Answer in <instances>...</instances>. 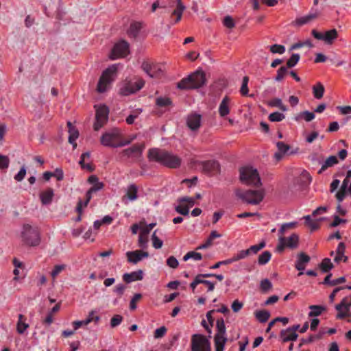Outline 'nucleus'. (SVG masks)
Returning <instances> with one entry per match:
<instances>
[{
	"label": "nucleus",
	"mask_w": 351,
	"mask_h": 351,
	"mask_svg": "<svg viewBox=\"0 0 351 351\" xmlns=\"http://www.w3.org/2000/svg\"><path fill=\"white\" fill-rule=\"evenodd\" d=\"M142 298V295L141 293H136L133 298H132L130 303V310H135L136 308V303L141 300Z\"/></svg>",
	"instance_id": "0e129e2a"
},
{
	"label": "nucleus",
	"mask_w": 351,
	"mask_h": 351,
	"mask_svg": "<svg viewBox=\"0 0 351 351\" xmlns=\"http://www.w3.org/2000/svg\"><path fill=\"white\" fill-rule=\"evenodd\" d=\"M236 194L243 202L252 205L258 204L265 196V192L263 189L246 191L239 189L237 191Z\"/></svg>",
	"instance_id": "39448f33"
},
{
	"label": "nucleus",
	"mask_w": 351,
	"mask_h": 351,
	"mask_svg": "<svg viewBox=\"0 0 351 351\" xmlns=\"http://www.w3.org/2000/svg\"><path fill=\"white\" fill-rule=\"evenodd\" d=\"M297 222H290L282 224L280 229L278 230V234L283 235L287 230L294 229L297 226Z\"/></svg>",
	"instance_id": "49530a36"
},
{
	"label": "nucleus",
	"mask_w": 351,
	"mask_h": 351,
	"mask_svg": "<svg viewBox=\"0 0 351 351\" xmlns=\"http://www.w3.org/2000/svg\"><path fill=\"white\" fill-rule=\"evenodd\" d=\"M261 289L263 292H267L272 287L271 282L268 279H264L261 282Z\"/></svg>",
	"instance_id": "680f3d73"
},
{
	"label": "nucleus",
	"mask_w": 351,
	"mask_h": 351,
	"mask_svg": "<svg viewBox=\"0 0 351 351\" xmlns=\"http://www.w3.org/2000/svg\"><path fill=\"white\" fill-rule=\"evenodd\" d=\"M108 113V108L106 106H100L96 110L95 122L93 126L95 131H98L107 122Z\"/></svg>",
	"instance_id": "4468645a"
},
{
	"label": "nucleus",
	"mask_w": 351,
	"mask_h": 351,
	"mask_svg": "<svg viewBox=\"0 0 351 351\" xmlns=\"http://www.w3.org/2000/svg\"><path fill=\"white\" fill-rule=\"evenodd\" d=\"M53 197V191L52 189H47L46 191H43L40 195V200L43 204H49Z\"/></svg>",
	"instance_id": "a878e982"
},
{
	"label": "nucleus",
	"mask_w": 351,
	"mask_h": 351,
	"mask_svg": "<svg viewBox=\"0 0 351 351\" xmlns=\"http://www.w3.org/2000/svg\"><path fill=\"white\" fill-rule=\"evenodd\" d=\"M192 351H210V343L202 335L195 334L191 338Z\"/></svg>",
	"instance_id": "f8f14e48"
},
{
	"label": "nucleus",
	"mask_w": 351,
	"mask_h": 351,
	"mask_svg": "<svg viewBox=\"0 0 351 351\" xmlns=\"http://www.w3.org/2000/svg\"><path fill=\"white\" fill-rule=\"evenodd\" d=\"M205 82V73L199 69L189 75L187 77L183 78L178 84V87L180 89L196 88L204 85Z\"/></svg>",
	"instance_id": "7ed1b4c3"
},
{
	"label": "nucleus",
	"mask_w": 351,
	"mask_h": 351,
	"mask_svg": "<svg viewBox=\"0 0 351 351\" xmlns=\"http://www.w3.org/2000/svg\"><path fill=\"white\" fill-rule=\"evenodd\" d=\"M285 118V114L279 112L271 113L268 117L269 120L271 122H279L282 121Z\"/></svg>",
	"instance_id": "c03bdc74"
},
{
	"label": "nucleus",
	"mask_w": 351,
	"mask_h": 351,
	"mask_svg": "<svg viewBox=\"0 0 351 351\" xmlns=\"http://www.w3.org/2000/svg\"><path fill=\"white\" fill-rule=\"evenodd\" d=\"M315 117V116L314 112L304 111L298 115V117L296 118V120H298L299 119H304L306 121L309 122L314 119Z\"/></svg>",
	"instance_id": "a18cd8bd"
},
{
	"label": "nucleus",
	"mask_w": 351,
	"mask_h": 351,
	"mask_svg": "<svg viewBox=\"0 0 351 351\" xmlns=\"http://www.w3.org/2000/svg\"><path fill=\"white\" fill-rule=\"evenodd\" d=\"M313 93L314 97L319 99L323 97L324 93V86L320 82L313 86Z\"/></svg>",
	"instance_id": "473e14b6"
},
{
	"label": "nucleus",
	"mask_w": 351,
	"mask_h": 351,
	"mask_svg": "<svg viewBox=\"0 0 351 351\" xmlns=\"http://www.w3.org/2000/svg\"><path fill=\"white\" fill-rule=\"evenodd\" d=\"M265 242L262 241L259 244L252 245L250 248L247 249V250H249V255L252 254H256L258 251L265 247Z\"/></svg>",
	"instance_id": "603ef678"
},
{
	"label": "nucleus",
	"mask_w": 351,
	"mask_h": 351,
	"mask_svg": "<svg viewBox=\"0 0 351 351\" xmlns=\"http://www.w3.org/2000/svg\"><path fill=\"white\" fill-rule=\"evenodd\" d=\"M65 265H55L51 273L53 279H55L58 276V274H60L65 269Z\"/></svg>",
	"instance_id": "13d9d810"
},
{
	"label": "nucleus",
	"mask_w": 351,
	"mask_h": 351,
	"mask_svg": "<svg viewBox=\"0 0 351 351\" xmlns=\"http://www.w3.org/2000/svg\"><path fill=\"white\" fill-rule=\"evenodd\" d=\"M147 158L149 161H155L169 168H177L180 166L181 160L173 154L158 148L149 149Z\"/></svg>",
	"instance_id": "f257e3e1"
},
{
	"label": "nucleus",
	"mask_w": 351,
	"mask_h": 351,
	"mask_svg": "<svg viewBox=\"0 0 351 351\" xmlns=\"http://www.w3.org/2000/svg\"><path fill=\"white\" fill-rule=\"evenodd\" d=\"M167 7L175 8L171 12V19H172L173 16H176V19L173 22H171V25L180 22L182 19V13L186 8L181 0H171L168 5H167Z\"/></svg>",
	"instance_id": "2eb2a0df"
},
{
	"label": "nucleus",
	"mask_w": 351,
	"mask_h": 351,
	"mask_svg": "<svg viewBox=\"0 0 351 351\" xmlns=\"http://www.w3.org/2000/svg\"><path fill=\"white\" fill-rule=\"evenodd\" d=\"M167 332V328L165 326H161L157 328L154 332V337L156 339L162 337Z\"/></svg>",
	"instance_id": "338daca9"
},
{
	"label": "nucleus",
	"mask_w": 351,
	"mask_h": 351,
	"mask_svg": "<svg viewBox=\"0 0 351 351\" xmlns=\"http://www.w3.org/2000/svg\"><path fill=\"white\" fill-rule=\"evenodd\" d=\"M129 52V43L125 40H121L114 45L109 55V58L111 60L124 58Z\"/></svg>",
	"instance_id": "ddd939ff"
},
{
	"label": "nucleus",
	"mask_w": 351,
	"mask_h": 351,
	"mask_svg": "<svg viewBox=\"0 0 351 351\" xmlns=\"http://www.w3.org/2000/svg\"><path fill=\"white\" fill-rule=\"evenodd\" d=\"M178 203H184L189 208L193 206L195 204V199L191 197H182L178 199Z\"/></svg>",
	"instance_id": "09e8293b"
},
{
	"label": "nucleus",
	"mask_w": 351,
	"mask_h": 351,
	"mask_svg": "<svg viewBox=\"0 0 351 351\" xmlns=\"http://www.w3.org/2000/svg\"><path fill=\"white\" fill-rule=\"evenodd\" d=\"M88 181L90 184H93V186L86 193L85 202L83 203L82 200H80L77 203V211L80 215L82 213V208L86 207L91 199L93 193L102 189L104 186L103 182H99V179L95 175L90 176L88 178Z\"/></svg>",
	"instance_id": "0eeeda50"
},
{
	"label": "nucleus",
	"mask_w": 351,
	"mask_h": 351,
	"mask_svg": "<svg viewBox=\"0 0 351 351\" xmlns=\"http://www.w3.org/2000/svg\"><path fill=\"white\" fill-rule=\"evenodd\" d=\"M177 213L182 215H188L189 213V206H186L184 203H179L175 208Z\"/></svg>",
	"instance_id": "de8ad7c7"
},
{
	"label": "nucleus",
	"mask_w": 351,
	"mask_h": 351,
	"mask_svg": "<svg viewBox=\"0 0 351 351\" xmlns=\"http://www.w3.org/2000/svg\"><path fill=\"white\" fill-rule=\"evenodd\" d=\"M269 49L273 53L282 54L285 51V47L284 45L275 44L270 46Z\"/></svg>",
	"instance_id": "5fc2aeb1"
},
{
	"label": "nucleus",
	"mask_w": 351,
	"mask_h": 351,
	"mask_svg": "<svg viewBox=\"0 0 351 351\" xmlns=\"http://www.w3.org/2000/svg\"><path fill=\"white\" fill-rule=\"evenodd\" d=\"M10 164V160L8 156L0 154V169H8Z\"/></svg>",
	"instance_id": "69168bd1"
},
{
	"label": "nucleus",
	"mask_w": 351,
	"mask_h": 351,
	"mask_svg": "<svg viewBox=\"0 0 351 351\" xmlns=\"http://www.w3.org/2000/svg\"><path fill=\"white\" fill-rule=\"evenodd\" d=\"M324 332H319L317 335H311L307 339L302 338V343H310L315 339H319L322 337Z\"/></svg>",
	"instance_id": "bf43d9fd"
},
{
	"label": "nucleus",
	"mask_w": 351,
	"mask_h": 351,
	"mask_svg": "<svg viewBox=\"0 0 351 351\" xmlns=\"http://www.w3.org/2000/svg\"><path fill=\"white\" fill-rule=\"evenodd\" d=\"M271 257V252L269 251H265L258 256V263L261 265H264L270 261Z\"/></svg>",
	"instance_id": "ea45409f"
},
{
	"label": "nucleus",
	"mask_w": 351,
	"mask_h": 351,
	"mask_svg": "<svg viewBox=\"0 0 351 351\" xmlns=\"http://www.w3.org/2000/svg\"><path fill=\"white\" fill-rule=\"evenodd\" d=\"M192 258L195 261H199L202 258L201 253L191 251L187 252L183 257V261H186L189 259Z\"/></svg>",
	"instance_id": "79ce46f5"
},
{
	"label": "nucleus",
	"mask_w": 351,
	"mask_h": 351,
	"mask_svg": "<svg viewBox=\"0 0 351 351\" xmlns=\"http://www.w3.org/2000/svg\"><path fill=\"white\" fill-rule=\"evenodd\" d=\"M248 82H249V77L247 76H245L243 78L242 85L240 88V93L243 96H246L248 94V92H249V89L247 87Z\"/></svg>",
	"instance_id": "8fccbe9b"
},
{
	"label": "nucleus",
	"mask_w": 351,
	"mask_h": 351,
	"mask_svg": "<svg viewBox=\"0 0 351 351\" xmlns=\"http://www.w3.org/2000/svg\"><path fill=\"white\" fill-rule=\"evenodd\" d=\"M67 125L69 128L68 132L69 133V142L73 145V149H75L77 147L75 141L79 136V132L72 125L71 122H68Z\"/></svg>",
	"instance_id": "393cba45"
},
{
	"label": "nucleus",
	"mask_w": 351,
	"mask_h": 351,
	"mask_svg": "<svg viewBox=\"0 0 351 351\" xmlns=\"http://www.w3.org/2000/svg\"><path fill=\"white\" fill-rule=\"evenodd\" d=\"M145 82L142 79H125L120 84L119 93L121 95L128 96L141 90Z\"/></svg>",
	"instance_id": "1a4fd4ad"
},
{
	"label": "nucleus",
	"mask_w": 351,
	"mask_h": 351,
	"mask_svg": "<svg viewBox=\"0 0 351 351\" xmlns=\"http://www.w3.org/2000/svg\"><path fill=\"white\" fill-rule=\"evenodd\" d=\"M142 28V23L140 22L132 23L128 31L130 37L136 38Z\"/></svg>",
	"instance_id": "bb28decb"
},
{
	"label": "nucleus",
	"mask_w": 351,
	"mask_h": 351,
	"mask_svg": "<svg viewBox=\"0 0 351 351\" xmlns=\"http://www.w3.org/2000/svg\"><path fill=\"white\" fill-rule=\"evenodd\" d=\"M254 315L256 318L261 323L266 322L270 317L269 312L266 310L256 311Z\"/></svg>",
	"instance_id": "f704fd0d"
},
{
	"label": "nucleus",
	"mask_w": 351,
	"mask_h": 351,
	"mask_svg": "<svg viewBox=\"0 0 351 351\" xmlns=\"http://www.w3.org/2000/svg\"><path fill=\"white\" fill-rule=\"evenodd\" d=\"M138 187L136 185L132 184L128 186L126 189V193L123 197V201L125 200V199H128L130 201H135L138 199Z\"/></svg>",
	"instance_id": "5701e85b"
},
{
	"label": "nucleus",
	"mask_w": 351,
	"mask_h": 351,
	"mask_svg": "<svg viewBox=\"0 0 351 351\" xmlns=\"http://www.w3.org/2000/svg\"><path fill=\"white\" fill-rule=\"evenodd\" d=\"M216 328L217 332L214 338L215 351H223L227 338L225 337L226 328L222 318L217 319Z\"/></svg>",
	"instance_id": "9d476101"
},
{
	"label": "nucleus",
	"mask_w": 351,
	"mask_h": 351,
	"mask_svg": "<svg viewBox=\"0 0 351 351\" xmlns=\"http://www.w3.org/2000/svg\"><path fill=\"white\" fill-rule=\"evenodd\" d=\"M248 256H250L249 250H241V251H239L236 254H234L232 258H230V259L232 261V263H234V262L238 261L239 260L244 259Z\"/></svg>",
	"instance_id": "37998d69"
},
{
	"label": "nucleus",
	"mask_w": 351,
	"mask_h": 351,
	"mask_svg": "<svg viewBox=\"0 0 351 351\" xmlns=\"http://www.w3.org/2000/svg\"><path fill=\"white\" fill-rule=\"evenodd\" d=\"M305 225L310 227L312 231L316 230L319 228V223L318 221L313 220L310 215L305 216Z\"/></svg>",
	"instance_id": "4c0bfd02"
},
{
	"label": "nucleus",
	"mask_w": 351,
	"mask_h": 351,
	"mask_svg": "<svg viewBox=\"0 0 351 351\" xmlns=\"http://www.w3.org/2000/svg\"><path fill=\"white\" fill-rule=\"evenodd\" d=\"M276 146L278 147V152L275 154V157L278 160H280L282 157V155L285 154L290 149V147L282 141L278 142L276 143Z\"/></svg>",
	"instance_id": "c756f323"
},
{
	"label": "nucleus",
	"mask_w": 351,
	"mask_h": 351,
	"mask_svg": "<svg viewBox=\"0 0 351 351\" xmlns=\"http://www.w3.org/2000/svg\"><path fill=\"white\" fill-rule=\"evenodd\" d=\"M123 321V317L120 315H115L110 320V326L112 328L118 326Z\"/></svg>",
	"instance_id": "e2e57ef3"
},
{
	"label": "nucleus",
	"mask_w": 351,
	"mask_h": 351,
	"mask_svg": "<svg viewBox=\"0 0 351 351\" xmlns=\"http://www.w3.org/2000/svg\"><path fill=\"white\" fill-rule=\"evenodd\" d=\"M298 335L293 330L287 328L285 330H281L280 337L282 342L293 341L298 339Z\"/></svg>",
	"instance_id": "4be33fe9"
},
{
	"label": "nucleus",
	"mask_w": 351,
	"mask_h": 351,
	"mask_svg": "<svg viewBox=\"0 0 351 351\" xmlns=\"http://www.w3.org/2000/svg\"><path fill=\"white\" fill-rule=\"evenodd\" d=\"M125 289V285L123 284H119L114 287L113 291L121 297L123 294Z\"/></svg>",
	"instance_id": "774afa93"
},
{
	"label": "nucleus",
	"mask_w": 351,
	"mask_h": 351,
	"mask_svg": "<svg viewBox=\"0 0 351 351\" xmlns=\"http://www.w3.org/2000/svg\"><path fill=\"white\" fill-rule=\"evenodd\" d=\"M317 14H309L305 16L297 19L295 21V23L298 25H303L308 23L309 21H311V20L315 19V18H317Z\"/></svg>",
	"instance_id": "58836bf2"
},
{
	"label": "nucleus",
	"mask_w": 351,
	"mask_h": 351,
	"mask_svg": "<svg viewBox=\"0 0 351 351\" xmlns=\"http://www.w3.org/2000/svg\"><path fill=\"white\" fill-rule=\"evenodd\" d=\"M135 136H132L128 139H124L122 134L118 129L104 133L101 137V143L106 147H119L129 145L134 141Z\"/></svg>",
	"instance_id": "f03ea898"
},
{
	"label": "nucleus",
	"mask_w": 351,
	"mask_h": 351,
	"mask_svg": "<svg viewBox=\"0 0 351 351\" xmlns=\"http://www.w3.org/2000/svg\"><path fill=\"white\" fill-rule=\"evenodd\" d=\"M333 264L331 263V261L328 258H325L323 259L322 263L319 265V268L324 273L328 272L330 269L333 268Z\"/></svg>",
	"instance_id": "e433bc0d"
},
{
	"label": "nucleus",
	"mask_w": 351,
	"mask_h": 351,
	"mask_svg": "<svg viewBox=\"0 0 351 351\" xmlns=\"http://www.w3.org/2000/svg\"><path fill=\"white\" fill-rule=\"evenodd\" d=\"M240 180L245 184L256 187L262 184L257 170L252 167H244L240 169Z\"/></svg>",
	"instance_id": "423d86ee"
},
{
	"label": "nucleus",
	"mask_w": 351,
	"mask_h": 351,
	"mask_svg": "<svg viewBox=\"0 0 351 351\" xmlns=\"http://www.w3.org/2000/svg\"><path fill=\"white\" fill-rule=\"evenodd\" d=\"M338 159L337 156H329L324 162V163L322 165V167L318 171V173L321 174L324 171H326L328 168L334 166L335 165L338 163Z\"/></svg>",
	"instance_id": "cd10ccee"
},
{
	"label": "nucleus",
	"mask_w": 351,
	"mask_h": 351,
	"mask_svg": "<svg viewBox=\"0 0 351 351\" xmlns=\"http://www.w3.org/2000/svg\"><path fill=\"white\" fill-rule=\"evenodd\" d=\"M24 242L32 246H36L40 242V232L37 227L24 224L21 233Z\"/></svg>",
	"instance_id": "6e6552de"
},
{
	"label": "nucleus",
	"mask_w": 351,
	"mask_h": 351,
	"mask_svg": "<svg viewBox=\"0 0 351 351\" xmlns=\"http://www.w3.org/2000/svg\"><path fill=\"white\" fill-rule=\"evenodd\" d=\"M310 256L304 252H300L298 255V260L295 263V268L298 271H300V272L298 273L299 276L303 275L304 273L302 272V271L305 269L306 264H307L310 261Z\"/></svg>",
	"instance_id": "6ab92c4d"
},
{
	"label": "nucleus",
	"mask_w": 351,
	"mask_h": 351,
	"mask_svg": "<svg viewBox=\"0 0 351 351\" xmlns=\"http://www.w3.org/2000/svg\"><path fill=\"white\" fill-rule=\"evenodd\" d=\"M156 230L154 231L152 236V245L154 248L160 249L162 247L163 242L156 236Z\"/></svg>",
	"instance_id": "864d4df0"
},
{
	"label": "nucleus",
	"mask_w": 351,
	"mask_h": 351,
	"mask_svg": "<svg viewBox=\"0 0 351 351\" xmlns=\"http://www.w3.org/2000/svg\"><path fill=\"white\" fill-rule=\"evenodd\" d=\"M268 106L271 107H277L283 112L287 110V106L282 104V100L279 98H274L269 101Z\"/></svg>",
	"instance_id": "c9c22d12"
},
{
	"label": "nucleus",
	"mask_w": 351,
	"mask_h": 351,
	"mask_svg": "<svg viewBox=\"0 0 351 351\" xmlns=\"http://www.w3.org/2000/svg\"><path fill=\"white\" fill-rule=\"evenodd\" d=\"M26 317L22 315H19V320L16 324V330L19 334H23L29 327V324L25 323Z\"/></svg>",
	"instance_id": "c85d7f7f"
},
{
	"label": "nucleus",
	"mask_w": 351,
	"mask_h": 351,
	"mask_svg": "<svg viewBox=\"0 0 351 351\" xmlns=\"http://www.w3.org/2000/svg\"><path fill=\"white\" fill-rule=\"evenodd\" d=\"M126 256L129 263L136 264L143 258L148 257L149 254L147 252H143L141 250L129 251L126 252Z\"/></svg>",
	"instance_id": "a211bd4d"
},
{
	"label": "nucleus",
	"mask_w": 351,
	"mask_h": 351,
	"mask_svg": "<svg viewBox=\"0 0 351 351\" xmlns=\"http://www.w3.org/2000/svg\"><path fill=\"white\" fill-rule=\"evenodd\" d=\"M337 31L335 29H330L324 34V41L328 44H331L337 38Z\"/></svg>",
	"instance_id": "7c9ffc66"
},
{
	"label": "nucleus",
	"mask_w": 351,
	"mask_h": 351,
	"mask_svg": "<svg viewBox=\"0 0 351 351\" xmlns=\"http://www.w3.org/2000/svg\"><path fill=\"white\" fill-rule=\"evenodd\" d=\"M145 73L151 77L158 78L161 75L162 71L160 67H143Z\"/></svg>",
	"instance_id": "2f4dec72"
},
{
	"label": "nucleus",
	"mask_w": 351,
	"mask_h": 351,
	"mask_svg": "<svg viewBox=\"0 0 351 351\" xmlns=\"http://www.w3.org/2000/svg\"><path fill=\"white\" fill-rule=\"evenodd\" d=\"M311 311L308 313V317H317L322 314L326 310V308L319 305H311L309 306Z\"/></svg>",
	"instance_id": "72a5a7b5"
},
{
	"label": "nucleus",
	"mask_w": 351,
	"mask_h": 351,
	"mask_svg": "<svg viewBox=\"0 0 351 351\" xmlns=\"http://www.w3.org/2000/svg\"><path fill=\"white\" fill-rule=\"evenodd\" d=\"M202 171L204 173L213 175L220 171V165L216 160H207L201 162Z\"/></svg>",
	"instance_id": "f3484780"
},
{
	"label": "nucleus",
	"mask_w": 351,
	"mask_h": 351,
	"mask_svg": "<svg viewBox=\"0 0 351 351\" xmlns=\"http://www.w3.org/2000/svg\"><path fill=\"white\" fill-rule=\"evenodd\" d=\"M300 56L298 53H293L288 59L286 66H295L299 62Z\"/></svg>",
	"instance_id": "052dcab7"
},
{
	"label": "nucleus",
	"mask_w": 351,
	"mask_h": 351,
	"mask_svg": "<svg viewBox=\"0 0 351 351\" xmlns=\"http://www.w3.org/2000/svg\"><path fill=\"white\" fill-rule=\"evenodd\" d=\"M288 68L289 67H280V69L277 71L276 80H277V81L282 80L289 73V71L287 70Z\"/></svg>",
	"instance_id": "6e6d98bb"
},
{
	"label": "nucleus",
	"mask_w": 351,
	"mask_h": 351,
	"mask_svg": "<svg viewBox=\"0 0 351 351\" xmlns=\"http://www.w3.org/2000/svg\"><path fill=\"white\" fill-rule=\"evenodd\" d=\"M143 278V272L139 269L131 273H126L123 275V280L126 283H130L133 281L141 280Z\"/></svg>",
	"instance_id": "412c9836"
},
{
	"label": "nucleus",
	"mask_w": 351,
	"mask_h": 351,
	"mask_svg": "<svg viewBox=\"0 0 351 351\" xmlns=\"http://www.w3.org/2000/svg\"><path fill=\"white\" fill-rule=\"evenodd\" d=\"M156 104L159 107H166L171 104V101L168 97H158Z\"/></svg>",
	"instance_id": "3c124183"
},
{
	"label": "nucleus",
	"mask_w": 351,
	"mask_h": 351,
	"mask_svg": "<svg viewBox=\"0 0 351 351\" xmlns=\"http://www.w3.org/2000/svg\"><path fill=\"white\" fill-rule=\"evenodd\" d=\"M145 147V145L144 143L135 144L129 148L123 149L122 154L128 158H135L138 159L142 156Z\"/></svg>",
	"instance_id": "dca6fc26"
},
{
	"label": "nucleus",
	"mask_w": 351,
	"mask_h": 351,
	"mask_svg": "<svg viewBox=\"0 0 351 351\" xmlns=\"http://www.w3.org/2000/svg\"><path fill=\"white\" fill-rule=\"evenodd\" d=\"M313 44L311 43V42L309 40H305V41H303V42H298V43H296L293 45H292L289 49V51H293V50H295V49H298L301 47H308V48H311L313 47Z\"/></svg>",
	"instance_id": "a19ab883"
},
{
	"label": "nucleus",
	"mask_w": 351,
	"mask_h": 351,
	"mask_svg": "<svg viewBox=\"0 0 351 351\" xmlns=\"http://www.w3.org/2000/svg\"><path fill=\"white\" fill-rule=\"evenodd\" d=\"M230 98L225 96L219 106V113L221 117H226L230 113Z\"/></svg>",
	"instance_id": "b1692460"
},
{
	"label": "nucleus",
	"mask_w": 351,
	"mask_h": 351,
	"mask_svg": "<svg viewBox=\"0 0 351 351\" xmlns=\"http://www.w3.org/2000/svg\"><path fill=\"white\" fill-rule=\"evenodd\" d=\"M147 242L148 235L144 234L143 232L141 231L138 237V245L142 248H145L147 247Z\"/></svg>",
	"instance_id": "4d7b16f0"
},
{
	"label": "nucleus",
	"mask_w": 351,
	"mask_h": 351,
	"mask_svg": "<svg viewBox=\"0 0 351 351\" xmlns=\"http://www.w3.org/2000/svg\"><path fill=\"white\" fill-rule=\"evenodd\" d=\"M299 237L297 234L293 233L289 237H283L279 234V241L276 247V250L281 253L285 247L295 249L298 246Z\"/></svg>",
	"instance_id": "9b49d317"
},
{
	"label": "nucleus",
	"mask_w": 351,
	"mask_h": 351,
	"mask_svg": "<svg viewBox=\"0 0 351 351\" xmlns=\"http://www.w3.org/2000/svg\"><path fill=\"white\" fill-rule=\"evenodd\" d=\"M188 127L192 130H196L200 127L201 116L198 114L189 115L186 121Z\"/></svg>",
	"instance_id": "aec40b11"
},
{
	"label": "nucleus",
	"mask_w": 351,
	"mask_h": 351,
	"mask_svg": "<svg viewBox=\"0 0 351 351\" xmlns=\"http://www.w3.org/2000/svg\"><path fill=\"white\" fill-rule=\"evenodd\" d=\"M117 72V67H107L99 77L97 90L100 93L106 92L115 80Z\"/></svg>",
	"instance_id": "20e7f679"
}]
</instances>
